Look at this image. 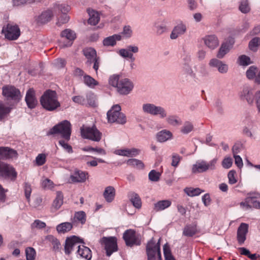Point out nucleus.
I'll use <instances>...</instances> for the list:
<instances>
[{"mask_svg": "<svg viewBox=\"0 0 260 260\" xmlns=\"http://www.w3.org/2000/svg\"><path fill=\"white\" fill-rule=\"evenodd\" d=\"M69 20V17L67 14L62 13L61 15L58 18L57 24L60 25L62 24L66 23Z\"/></svg>", "mask_w": 260, "mask_h": 260, "instance_id": "obj_58", "label": "nucleus"}, {"mask_svg": "<svg viewBox=\"0 0 260 260\" xmlns=\"http://www.w3.org/2000/svg\"><path fill=\"white\" fill-rule=\"evenodd\" d=\"M142 236L134 230H131V247L133 246H140L141 244Z\"/></svg>", "mask_w": 260, "mask_h": 260, "instance_id": "obj_28", "label": "nucleus"}, {"mask_svg": "<svg viewBox=\"0 0 260 260\" xmlns=\"http://www.w3.org/2000/svg\"><path fill=\"white\" fill-rule=\"evenodd\" d=\"M159 239L156 243L154 238H152L147 243L146 251L147 260H161Z\"/></svg>", "mask_w": 260, "mask_h": 260, "instance_id": "obj_5", "label": "nucleus"}, {"mask_svg": "<svg viewBox=\"0 0 260 260\" xmlns=\"http://www.w3.org/2000/svg\"><path fill=\"white\" fill-rule=\"evenodd\" d=\"M46 239L52 244L54 250L59 248L60 243L56 238L52 235H48L46 237Z\"/></svg>", "mask_w": 260, "mask_h": 260, "instance_id": "obj_42", "label": "nucleus"}, {"mask_svg": "<svg viewBox=\"0 0 260 260\" xmlns=\"http://www.w3.org/2000/svg\"><path fill=\"white\" fill-rule=\"evenodd\" d=\"M53 16V11L49 9L42 13L38 18V21L41 23H46L50 21Z\"/></svg>", "mask_w": 260, "mask_h": 260, "instance_id": "obj_26", "label": "nucleus"}, {"mask_svg": "<svg viewBox=\"0 0 260 260\" xmlns=\"http://www.w3.org/2000/svg\"><path fill=\"white\" fill-rule=\"evenodd\" d=\"M156 137L158 142L163 143L172 139L173 134L169 130L163 129L157 133Z\"/></svg>", "mask_w": 260, "mask_h": 260, "instance_id": "obj_20", "label": "nucleus"}, {"mask_svg": "<svg viewBox=\"0 0 260 260\" xmlns=\"http://www.w3.org/2000/svg\"><path fill=\"white\" fill-rule=\"evenodd\" d=\"M42 186L44 188L51 189L53 187V182L49 179H46L42 182Z\"/></svg>", "mask_w": 260, "mask_h": 260, "instance_id": "obj_61", "label": "nucleus"}, {"mask_svg": "<svg viewBox=\"0 0 260 260\" xmlns=\"http://www.w3.org/2000/svg\"><path fill=\"white\" fill-rule=\"evenodd\" d=\"M254 199L251 197H247L245 199L244 202L240 203V206L243 209L247 210L251 208L250 205L251 203L253 204Z\"/></svg>", "mask_w": 260, "mask_h": 260, "instance_id": "obj_48", "label": "nucleus"}, {"mask_svg": "<svg viewBox=\"0 0 260 260\" xmlns=\"http://www.w3.org/2000/svg\"><path fill=\"white\" fill-rule=\"evenodd\" d=\"M217 162V159L216 158L209 162L204 160H198L192 165L191 172L193 174H199L208 171H213L216 169Z\"/></svg>", "mask_w": 260, "mask_h": 260, "instance_id": "obj_6", "label": "nucleus"}, {"mask_svg": "<svg viewBox=\"0 0 260 260\" xmlns=\"http://www.w3.org/2000/svg\"><path fill=\"white\" fill-rule=\"evenodd\" d=\"M25 251L26 260L35 259L36 256V252L34 248L31 247H27Z\"/></svg>", "mask_w": 260, "mask_h": 260, "instance_id": "obj_39", "label": "nucleus"}, {"mask_svg": "<svg viewBox=\"0 0 260 260\" xmlns=\"http://www.w3.org/2000/svg\"><path fill=\"white\" fill-rule=\"evenodd\" d=\"M61 37L63 39H67L68 42L66 44L60 42V46L61 47H66L72 45L73 41L76 38V35L74 31L70 29H66L61 32Z\"/></svg>", "mask_w": 260, "mask_h": 260, "instance_id": "obj_16", "label": "nucleus"}, {"mask_svg": "<svg viewBox=\"0 0 260 260\" xmlns=\"http://www.w3.org/2000/svg\"><path fill=\"white\" fill-rule=\"evenodd\" d=\"M186 26L183 24H179L175 26L170 36L172 39H175L180 35L183 34L186 31Z\"/></svg>", "mask_w": 260, "mask_h": 260, "instance_id": "obj_27", "label": "nucleus"}, {"mask_svg": "<svg viewBox=\"0 0 260 260\" xmlns=\"http://www.w3.org/2000/svg\"><path fill=\"white\" fill-rule=\"evenodd\" d=\"M229 49V46L228 44H222L217 53V57L219 58H222L228 52Z\"/></svg>", "mask_w": 260, "mask_h": 260, "instance_id": "obj_47", "label": "nucleus"}, {"mask_svg": "<svg viewBox=\"0 0 260 260\" xmlns=\"http://www.w3.org/2000/svg\"><path fill=\"white\" fill-rule=\"evenodd\" d=\"M79 243H80V239L75 236L68 238L66 240L64 245L65 253L70 254L74 247L77 248Z\"/></svg>", "mask_w": 260, "mask_h": 260, "instance_id": "obj_18", "label": "nucleus"}, {"mask_svg": "<svg viewBox=\"0 0 260 260\" xmlns=\"http://www.w3.org/2000/svg\"><path fill=\"white\" fill-rule=\"evenodd\" d=\"M84 81L86 85L91 88L94 87L99 84L97 81L89 75H85L84 76Z\"/></svg>", "mask_w": 260, "mask_h": 260, "instance_id": "obj_40", "label": "nucleus"}, {"mask_svg": "<svg viewBox=\"0 0 260 260\" xmlns=\"http://www.w3.org/2000/svg\"><path fill=\"white\" fill-rule=\"evenodd\" d=\"M236 172L234 170H231L228 174V177L229 179V183L230 184H234L237 182V180L236 178Z\"/></svg>", "mask_w": 260, "mask_h": 260, "instance_id": "obj_55", "label": "nucleus"}, {"mask_svg": "<svg viewBox=\"0 0 260 260\" xmlns=\"http://www.w3.org/2000/svg\"><path fill=\"white\" fill-rule=\"evenodd\" d=\"M131 167L137 170H141L144 169L145 165L142 160L136 158H131Z\"/></svg>", "mask_w": 260, "mask_h": 260, "instance_id": "obj_43", "label": "nucleus"}, {"mask_svg": "<svg viewBox=\"0 0 260 260\" xmlns=\"http://www.w3.org/2000/svg\"><path fill=\"white\" fill-rule=\"evenodd\" d=\"M17 153L16 150L9 147H0V159H7L16 157ZM17 173L15 169L7 164L0 161V176L15 180Z\"/></svg>", "mask_w": 260, "mask_h": 260, "instance_id": "obj_1", "label": "nucleus"}, {"mask_svg": "<svg viewBox=\"0 0 260 260\" xmlns=\"http://www.w3.org/2000/svg\"><path fill=\"white\" fill-rule=\"evenodd\" d=\"M87 173L81 171H75L70 177L71 180L73 182H84L86 179Z\"/></svg>", "mask_w": 260, "mask_h": 260, "instance_id": "obj_24", "label": "nucleus"}, {"mask_svg": "<svg viewBox=\"0 0 260 260\" xmlns=\"http://www.w3.org/2000/svg\"><path fill=\"white\" fill-rule=\"evenodd\" d=\"M2 94L8 100L18 101L21 98L20 90L14 86L9 85L3 87Z\"/></svg>", "mask_w": 260, "mask_h": 260, "instance_id": "obj_12", "label": "nucleus"}, {"mask_svg": "<svg viewBox=\"0 0 260 260\" xmlns=\"http://www.w3.org/2000/svg\"><path fill=\"white\" fill-rule=\"evenodd\" d=\"M80 132L82 137L84 139L99 142L102 138V133L95 126L91 127L83 126L80 128Z\"/></svg>", "mask_w": 260, "mask_h": 260, "instance_id": "obj_8", "label": "nucleus"}, {"mask_svg": "<svg viewBox=\"0 0 260 260\" xmlns=\"http://www.w3.org/2000/svg\"><path fill=\"white\" fill-rule=\"evenodd\" d=\"M197 232L196 226L186 225L183 230V234L187 237H192L197 233Z\"/></svg>", "mask_w": 260, "mask_h": 260, "instance_id": "obj_37", "label": "nucleus"}, {"mask_svg": "<svg viewBox=\"0 0 260 260\" xmlns=\"http://www.w3.org/2000/svg\"><path fill=\"white\" fill-rule=\"evenodd\" d=\"M248 232V225L245 223H241L237 230V239L240 245H242L246 239Z\"/></svg>", "mask_w": 260, "mask_h": 260, "instance_id": "obj_17", "label": "nucleus"}, {"mask_svg": "<svg viewBox=\"0 0 260 260\" xmlns=\"http://www.w3.org/2000/svg\"><path fill=\"white\" fill-rule=\"evenodd\" d=\"M11 108L7 106L3 102H0V121L6 118L10 113Z\"/></svg>", "mask_w": 260, "mask_h": 260, "instance_id": "obj_34", "label": "nucleus"}, {"mask_svg": "<svg viewBox=\"0 0 260 260\" xmlns=\"http://www.w3.org/2000/svg\"><path fill=\"white\" fill-rule=\"evenodd\" d=\"M78 254L82 258L87 260H90L92 257L91 251L90 249L84 245H79L77 246Z\"/></svg>", "mask_w": 260, "mask_h": 260, "instance_id": "obj_23", "label": "nucleus"}, {"mask_svg": "<svg viewBox=\"0 0 260 260\" xmlns=\"http://www.w3.org/2000/svg\"><path fill=\"white\" fill-rule=\"evenodd\" d=\"M40 102L42 107L48 111H53L60 106L57 92L51 89H47L44 92Z\"/></svg>", "mask_w": 260, "mask_h": 260, "instance_id": "obj_2", "label": "nucleus"}, {"mask_svg": "<svg viewBox=\"0 0 260 260\" xmlns=\"http://www.w3.org/2000/svg\"><path fill=\"white\" fill-rule=\"evenodd\" d=\"M73 224L71 222H65L58 224L56 226V230L58 233H65L71 230Z\"/></svg>", "mask_w": 260, "mask_h": 260, "instance_id": "obj_32", "label": "nucleus"}, {"mask_svg": "<svg viewBox=\"0 0 260 260\" xmlns=\"http://www.w3.org/2000/svg\"><path fill=\"white\" fill-rule=\"evenodd\" d=\"M83 53L89 63H93V65H98L99 64L100 62L96 56V51L93 48H85L83 50Z\"/></svg>", "mask_w": 260, "mask_h": 260, "instance_id": "obj_19", "label": "nucleus"}, {"mask_svg": "<svg viewBox=\"0 0 260 260\" xmlns=\"http://www.w3.org/2000/svg\"><path fill=\"white\" fill-rule=\"evenodd\" d=\"M123 238L126 245L130 246V229H128L125 231L123 235Z\"/></svg>", "mask_w": 260, "mask_h": 260, "instance_id": "obj_63", "label": "nucleus"}, {"mask_svg": "<svg viewBox=\"0 0 260 260\" xmlns=\"http://www.w3.org/2000/svg\"><path fill=\"white\" fill-rule=\"evenodd\" d=\"M237 62L239 65H249L250 64L253 63V61L251 60L250 57L245 55H242L238 57Z\"/></svg>", "mask_w": 260, "mask_h": 260, "instance_id": "obj_46", "label": "nucleus"}, {"mask_svg": "<svg viewBox=\"0 0 260 260\" xmlns=\"http://www.w3.org/2000/svg\"><path fill=\"white\" fill-rule=\"evenodd\" d=\"M59 134L61 137L66 140L69 141L71 135V124L68 120H63L60 123L54 126L48 132L47 135H54Z\"/></svg>", "mask_w": 260, "mask_h": 260, "instance_id": "obj_4", "label": "nucleus"}, {"mask_svg": "<svg viewBox=\"0 0 260 260\" xmlns=\"http://www.w3.org/2000/svg\"><path fill=\"white\" fill-rule=\"evenodd\" d=\"M122 39V36L120 34H115L105 38L103 41L104 46H114L116 44L117 41H120Z\"/></svg>", "mask_w": 260, "mask_h": 260, "instance_id": "obj_22", "label": "nucleus"}, {"mask_svg": "<svg viewBox=\"0 0 260 260\" xmlns=\"http://www.w3.org/2000/svg\"><path fill=\"white\" fill-rule=\"evenodd\" d=\"M240 96L241 99L245 100L250 105H252L254 103V94H253V90L248 85L246 84L243 86Z\"/></svg>", "mask_w": 260, "mask_h": 260, "instance_id": "obj_14", "label": "nucleus"}, {"mask_svg": "<svg viewBox=\"0 0 260 260\" xmlns=\"http://www.w3.org/2000/svg\"><path fill=\"white\" fill-rule=\"evenodd\" d=\"M101 243L104 247L108 256L118 250L117 238L115 237H103L101 239Z\"/></svg>", "mask_w": 260, "mask_h": 260, "instance_id": "obj_9", "label": "nucleus"}, {"mask_svg": "<svg viewBox=\"0 0 260 260\" xmlns=\"http://www.w3.org/2000/svg\"><path fill=\"white\" fill-rule=\"evenodd\" d=\"M25 196L28 202L30 201V197L31 193V186L28 183H25L24 185Z\"/></svg>", "mask_w": 260, "mask_h": 260, "instance_id": "obj_53", "label": "nucleus"}, {"mask_svg": "<svg viewBox=\"0 0 260 260\" xmlns=\"http://www.w3.org/2000/svg\"><path fill=\"white\" fill-rule=\"evenodd\" d=\"M171 205V201L169 200H161L154 204V209L156 211L164 210L170 207Z\"/></svg>", "mask_w": 260, "mask_h": 260, "instance_id": "obj_31", "label": "nucleus"}, {"mask_svg": "<svg viewBox=\"0 0 260 260\" xmlns=\"http://www.w3.org/2000/svg\"><path fill=\"white\" fill-rule=\"evenodd\" d=\"M87 11L89 16L88 20V23L93 25L98 24L100 19V14L99 13L90 9H88Z\"/></svg>", "mask_w": 260, "mask_h": 260, "instance_id": "obj_25", "label": "nucleus"}, {"mask_svg": "<svg viewBox=\"0 0 260 260\" xmlns=\"http://www.w3.org/2000/svg\"><path fill=\"white\" fill-rule=\"evenodd\" d=\"M25 101L28 108L29 109H34L37 106L38 101L36 96V91L32 88L27 90Z\"/></svg>", "mask_w": 260, "mask_h": 260, "instance_id": "obj_15", "label": "nucleus"}, {"mask_svg": "<svg viewBox=\"0 0 260 260\" xmlns=\"http://www.w3.org/2000/svg\"><path fill=\"white\" fill-rule=\"evenodd\" d=\"M109 84L117 88L121 94H127L130 91V82L127 78H120L119 75H113L110 77Z\"/></svg>", "mask_w": 260, "mask_h": 260, "instance_id": "obj_3", "label": "nucleus"}, {"mask_svg": "<svg viewBox=\"0 0 260 260\" xmlns=\"http://www.w3.org/2000/svg\"><path fill=\"white\" fill-rule=\"evenodd\" d=\"M160 173L154 170H151L148 174L149 179L153 182H157L160 179Z\"/></svg>", "mask_w": 260, "mask_h": 260, "instance_id": "obj_50", "label": "nucleus"}, {"mask_svg": "<svg viewBox=\"0 0 260 260\" xmlns=\"http://www.w3.org/2000/svg\"><path fill=\"white\" fill-rule=\"evenodd\" d=\"M72 100L76 103L83 105L85 103V99L82 96H74L72 98Z\"/></svg>", "mask_w": 260, "mask_h": 260, "instance_id": "obj_64", "label": "nucleus"}, {"mask_svg": "<svg viewBox=\"0 0 260 260\" xmlns=\"http://www.w3.org/2000/svg\"><path fill=\"white\" fill-rule=\"evenodd\" d=\"M46 226V223L44 222L39 219L35 220L31 224V227L32 228H35L39 229L45 228Z\"/></svg>", "mask_w": 260, "mask_h": 260, "instance_id": "obj_59", "label": "nucleus"}, {"mask_svg": "<svg viewBox=\"0 0 260 260\" xmlns=\"http://www.w3.org/2000/svg\"><path fill=\"white\" fill-rule=\"evenodd\" d=\"M115 190L112 186H108L105 188L104 192V197L108 202H111L114 199Z\"/></svg>", "mask_w": 260, "mask_h": 260, "instance_id": "obj_29", "label": "nucleus"}, {"mask_svg": "<svg viewBox=\"0 0 260 260\" xmlns=\"http://www.w3.org/2000/svg\"><path fill=\"white\" fill-rule=\"evenodd\" d=\"M131 203L136 209H140L141 208V199L139 196L136 193H133L131 194Z\"/></svg>", "mask_w": 260, "mask_h": 260, "instance_id": "obj_35", "label": "nucleus"}, {"mask_svg": "<svg viewBox=\"0 0 260 260\" xmlns=\"http://www.w3.org/2000/svg\"><path fill=\"white\" fill-rule=\"evenodd\" d=\"M186 194L190 197H193L196 196H199L203 191L199 188H193L191 187L186 188L184 189Z\"/></svg>", "mask_w": 260, "mask_h": 260, "instance_id": "obj_45", "label": "nucleus"}, {"mask_svg": "<svg viewBox=\"0 0 260 260\" xmlns=\"http://www.w3.org/2000/svg\"><path fill=\"white\" fill-rule=\"evenodd\" d=\"M239 10L243 13H247L250 11V7L249 6L247 0L242 1L239 6Z\"/></svg>", "mask_w": 260, "mask_h": 260, "instance_id": "obj_51", "label": "nucleus"}, {"mask_svg": "<svg viewBox=\"0 0 260 260\" xmlns=\"http://www.w3.org/2000/svg\"><path fill=\"white\" fill-rule=\"evenodd\" d=\"M120 111L121 107L119 105H114L107 113L108 122L124 123L126 122V117Z\"/></svg>", "mask_w": 260, "mask_h": 260, "instance_id": "obj_7", "label": "nucleus"}, {"mask_svg": "<svg viewBox=\"0 0 260 260\" xmlns=\"http://www.w3.org/2000/svg\"><path fill=\"white\" fill-rule=\"evenodd\" d=\"M233 164V159L230 157L224 158L222 161V166L225 169H229Z\"/></svg>", "mask_w": 260, "mask_h": 260, "instance_id": "obj_57", "label": "nucleus"}, {"mask_svg": "<svg viewBox=\"0 0 260 260\" xmlns=\"http://www.w3.org/2000/svg\"><path fill=\"white\" fill-rule=\"evenodd\" d=\"M205 45L209 48L214 49L219 45V41L215 35H208L204 38Z\"/></svg>", "mask_w": 260, "mask_h": 260, "instance_id": "obj_21", "label": "nucleus"}, {"mask_svg": "<svg viewBox=\"0 0 260 260\" xmlns=\"http://www.w3.org/2000/svg\"><path fill=\"white\" fill-rule=\"evenodd\" d=\"M143 111L153 116H159L160 118H166L167 113L166 110L161 106H157L153 104L146 103L142 106Z\"/></svg>", "mask_w": 260, "mask_h": 260, "instance_id": "obj_10", "label": "nucleus"}, {"mask_svg": "<svg viewBox=\"0 0 260 260\" xmlns=\"http://www.w3.org/2000/svg\"><path fill=\"white\" fill-rule=\"evenodd\" d=\"M254 99H255V102L256 104V106L258 111V113H260V91H257L254 94Z\"/></svg>", "mask_w": 260, "mask_h": 260, "instance_id": "obj_62", "label": "nucleus"}, {"mask_svg": "<svg viewBox=\"0 0 260 260\" xmlns=\"http://www.w3.org/2000/svg\"><path fill=\"white\" fill-rule=\"evenodd\" d=\"M113 153L115 154L123 156H130V149L128 148H119L115 149Z\"/></svg>", "mask_w": 260, "mask_h": 260, "instance_id": "obj_49", "label": "nucleus"}, {"mask_svg": "<svg viewBox=\"0 0 260 260\" xmlns=\"http://www.w3.org/2000/svg\"><path fill=\"white\" fill-rule=\"evenodd\" d=\"M259 39L258 38H254L252 39L249 43V47L251 50L255 51L258 46Z\"/></svg>", "mask_w": 260, "mask_h": 260, "instance_id": "obj_54", "label": "nucleus"}, {"mask_svg": "<svg viewBox=\"0 0 260 260\" xmlns=\"http://www.w3.org/2000/svg\"><path fill=\"white\" fill-rule=\"evenodd\" d=\"M181 158L182 157L179 154L177 153H173L172 155V166L177 167L178 166Z\"/></svg>", "mask_w": 260, "mask_h": 260, "instance_id": "obj_56", "label": "nucleus"}, {"mask_svg": "<svg viewBox=\"0 0 260 260\" xmlns=\"http://www.w3.org/2000/svg\"><path fill=\"white\" fill-rule=\"evenodd\" d=\"M193 129V124L189 121H185L182 126L180 131L183 134H187L190 133Z\"/></svg>", "mask_w": 260, "mask_h": 260, "instance_id": "obj_38", "label": "nucleus"}, {"mask_svg": "<svg viewBox=\"0 0 260 260\" xmlns=\"http://www.w3.org/2000/svg\"><path fill=\"white\" fill-rule=\"evenodd\" d=\"M163 250L165 260H176L172 255L170 247L168 244H166L164 245Z\"/></svg>", "mask_w": 260, "mask_h": 260, "instance_id": "obj_44", "label": "nucleus"}, {"mask_svg": "<svg viewBox=\"0 0 260 260\" xmlns=\"http://www.w3.org/2000/svg\"><path fill=\"white\" fill-rule=\"evenodd\" d=\"M246 76L256 85H260V68L256 66H250L246 72Z\"/></svg>", "mask_w": 260, "mask_h": 260, "instance_id": "obj_13", "label": "nucleus"}, {"mask_svg": "<svg viewBox=\"0 0 260 260\" xmlns=\"http://www.w3.org/2000/svg\"><path fill=\"white\" fill-rule=\"evenodd\" d=\"M2 32L9 40H16L20 35V30L18 26L13 23H8L4 26Z\"/></svg>", "mask_w": 260, "mask_h": 260, "instance_id": "obj_11", "label": "nucleus"}, {"mask_svg": "<svg viewBox=\"0 0 260 260\" xmlns=\"http://www.w3.org/2000/svg\"><path fill=\"white\" fill-rule=\"evenodd\" d=\"M55 12H60L61 13L67 14L70 10V7L66 4H55L53 7Z\"/></svg>", "mask_w": 260, "mask_h": 260, "instance_id": "obj_36", "label": "nucleus"}, {"mask_svg": "<svg viewBox=\"0 0 260 260\" xmlns=\"http://www.w3.org/2000/svg\"><path fill=\"white\" fill-rule=\"evenodd\" d=\"M46 155L45 154H39L36 158V164L39 166H42L46 162Z\"/></svg>", "mask_w": 260, "mask_h": 260, "instance_id": "obj_52", "label": "nucleus"}, {"mask_svg": "<svg viewBox=\"0 0 260 260\" xmlns=\"http://www.w3.org/2000/svg\"><path fill=\"white\" fill-rule=\"evenodd\" d=\"M63 194L61 191L56 192V196L52 203V207L55 210L59 209L63 204Z\"/></svg>", "mask_w": 260, "mask_h": 260, "instance_id": "obj_33", "label": "nucleus"}, {"mask_svg": "<svg viewBox=\"0 0 260 260\" xmlns=\"http://www.w3.org/2000/svg\"><path fill=\"white\" fill-rule=\"evenodd\" d=\"M86 221V214L85 212L80 211L76 212L73 218V222L80 223L84 224Z\"/></svg>", "mask_w": 260, "mask_h": 260, "instance_id": "obj_30", "label": "nucleus"}, {"mask_svg": "<svg viewBox=\"0 0 260 260\" xmlns=\"http://www.w3.org/2000/svg\"><path fill=\"white\" fill-rule=\"evenodd\" d=\"M59 144L64 149H65L68 152L71 153L73 152V149L71 145L66 143L64 140H61L59 141Z\"/></svg>", "mask_w": 260, "mask_h": 260, "instance_id": "obj_60", "label": "nucleus"}, {"mask_svg": "<svg viewBox=\"0 0 260 260\" xmlns=\"http://www.w3.org/2000/svg\"><path fill=\"white\" fill-rule=\"evenodd\" d=\"M166 120L169 124L173 126H177L181 124V121L176 115L168 116Z\"/></svg>", "mask_w": 260, "mask_h": 260, "instance_id": "obj_41", "label": "nucleus"}]
</instances>
